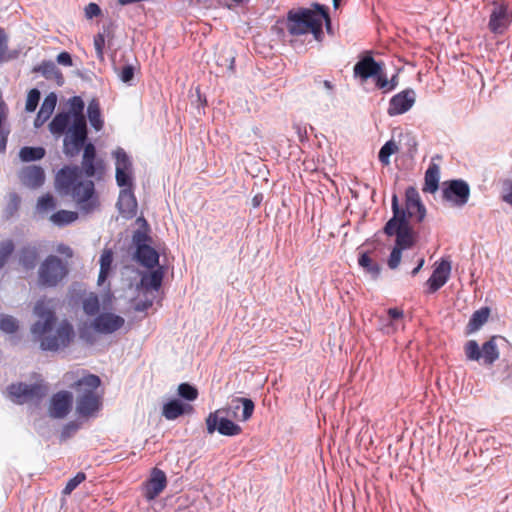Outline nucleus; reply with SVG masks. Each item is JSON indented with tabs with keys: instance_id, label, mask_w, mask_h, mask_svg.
<instances>
[{
	"instance_id": "54",
	"label": "nucleus",
	"mask_w": 512,
	"mask_h": 512,
	"mask_svg": "<svg viewBox=\"0 0 512 512\" xmlns=\"http://www.w3.org/2000/svg\"><path fill=\"white\" fill-rule=\"evenodd\" d=\"M42 67L44 68L43 69V74H46L50 71H54L55 70V65L53 63H43Z\"/></svg>"
},
{
	"instance_id": "43",
	"label": "nucleus",
	"mask_w": 512,
	"mask_h": 512,
	"mask_svg": "<svg viewBox=\"0 0 512 512\" xmlns=\"http://www.w3.org/2000/svg\"><path fill=\"white\" fill-rule=\"evenodd\" d=\"M0 329L6 333H14L18 329L17 320L11 316L0 317Z\"/></svg>"
},
{
	"instance_id": "41",
	"label": "nucleus",
	"mask_w": 512,
	"mask_h": 512,
	"mask_svg": "<svg viewBox=\"0 0 512 512\" xmlns=\"http://www.w3.org/2000/svg\"><path fill=\"white\" fill-rule=\"evenodd\" d=\"M86 479V475L83 472H77L75 477L68 480L66 487L63 488V495H71L73 490L77 488Z\"/></svg>"
},
{
	"instance_id": "19",
	"label": "nucleus",
	"mask_w": 512,
	"mask_h": 512,
	"mask_svg": "<svg viewBox=\"0 0 512 512\" xmlns=\"http://www.w3.org/2000/svg\"><path fill=\"white\" fill-rule=\"evenodd\" d=\"M470 198V187L463 180H450L449 182V201L457 207L466 205Z\"/></svg>"
},
{
	"instance_id": "26",
	"label": "nucleus",
	"mask_w": 512,
	"mask_h": 512,
	"mask_svg": "<svg viewBox=\"0 0 512 512\" xmlns=\"http://www.w3.org/2000/svg\"><path fill=\"white\" fill-rule=\"evenodd\" d=\"M39 252L38 248L33 245H26L21 248L20 255H18V260H20V264L26 270H33L38 263Z\"/></svg>"
},
{
	"instance_id": "58",
	"label": "nucleus",
	"mask_w": 512,
	"mask_h": 512,
	"mask_svg": "<svg viewBox=\"0 0 512 512\" xmlns=\"http://www.w3.org/2000/svg\"><path fill=\"white\" fill-rule=\"evenodd\" d=\"M323 86L326 87V89H328V90H332L333 89V85H332V82L330 80H324L323 81Z\"/></svg>"
},
{
	"instance_id": "55",
	"label": "nucleus",
	"mask_w": 512,
	"mask_h": 512,
	"mask_svg": "<svg viewBox=\"0 0 512 512\" xmlns=\"http://www.w3.org/2000/svg\"><path fill=\"white\" fill-rule=\"evenodd\" d=\"M396 80H397V76L396 75L392 76L391 80H389L390 84H389V86H387L386 91H392V90L395 89V87L397 85V81Z\"/></svg>"
},
{
	"instance_id": "64",
	"label": "nucleus",
	"mask_w": 512,
	"mask_h": 512,
	"mask_svg": "<svg viewBox=\"0 0 512 512\" xmlns=\"http://www.w3.org/2000/svg\"><path fill=\"white\" fill-rule=\"evenodd\" d=\"M1 122H2V121L0 120V123H1Z\"/></svg>"
},
{
	"instance_id": "38",
	"label": "nucleus",
	"mask_w": 512,
	"mask_h": 512,
	"mask_svg": "<svg viewBox=\"0 0 512 512\" xmlns=\"http://www.w3.org/2000/svg\"><path fill=\"white\" fill-rule=\"evenodd\" d=\"M83 310L88 316H95L99 311V300L98 296L94 293H90L83 300Z\"/></svg>"
},
{
	"instance_id": "7",
	"label": "nucleus",
	"mask_w": 512,
	"mask_h": 512,
	"mask_svg": "<svg viewBox=\"0 0 512 512\" xmlns=\"http://www.w3.org/2000/svg\"><path fill=\"white\" fill-rule=\"evenodd\" d=\"M68 275V264L56 255H50L39 264L38 284L44 288H54Z\"/></svg>"
},
{
	"instance_id": "63",
	"label": "nucleus",
	"mask_w": 512,
	"mask_h": 512,
	"mask_svg": "<svg viewBox=\"0 0 512 512\" xmlns=\"http://www.w3.org/2000/svg\"><path fill=\"white\" fill-rule=\"evenodd\" d=\"M226 7H227L228 9H232V7H233V6H232V4H228V3H227V4H226Z\"/></svg>"
},
{
	"instance_id": "35",
	"label": "nucleus",
	"mask_w": 512,
	"mask_h": 512,
	"mask_svg": "<svg viewBox=\"0 0 512 512\" xmlns=\"http://www.w3.org/2000/svg\"><path fill=\"white\" fill-rule=\"evenodd\" d=\"M397 151H399V148L397 147L396 143L392 140L387 141L385 144H383L381 150H379V162H381L383 166H388L390 164L391 155Z\"/></svg>"
},
{
	"instance_id": "37",
	"label": "nucleus",
	"mask_w": 512,
	"mask_h": 512,
	"mask_svg": "<svg viewBox=\"0 0 512 512\" xmlns=\"http://www.w3.org/2000/svg\"><path fill=\"white\" fill-rule=\"evenodd\" d=\"M88 119L90 125L93 126L95 130H101L102 128V120H101V111H99L98 103L93 101L88 105Z\"/></svg>"
},
{
	"instance_id": "60",
	"label": "nucleus",
	"mask_w": 512,
	"mask_h": 512,
	"mask_svg": "<svg viewBox=\"0 0 512 512\" xmlns=\"http://www.w3.org/2000/svg\"><path fill=\"white\" fill-rule=\"evenodd\" d=\"M0 151L1 152L5 151V140L0 142Z\"/></svg>"
},
{
	"instance_id": "36",
	"label": "nucleus",
	"mask_w": 512,
	"mask_h": 512,
	"mask_svg": "<svg viewBox=\"0 0 512 512\" xmlns=\"http://www.w3.org/2000/svg\"><path fill=\"white\" fill-rule=\"evenodd\" d=\"M489 317V309L484 307L480 310L475 311L473 316L470 318L469 327L471 331L478 330L484 323L487 322Z\"/></svg>"
},
{
	"instance_id": "8",
	"label": "nucleus",
	"mask_w": 512,
	"mask_h": 512,
	"mask_svg": "<svg viewBox=\"0 0 512 512\" xmlns=\"http://www.w3.org/2000/svg\"><path fill=\"white\" fill-rule=\"evenodd\" d=\"M48 392V387L44 382H35L26 384L24 382L13 383L8 386L10 399L17 404H24L30 401H40Z\"/></svg>"
},
{
	"instance_id": "39",
	"label": "nucleus",
	"mask_w": 512,
	"mask_h": 512,
	"mask_svg": "<svg viewBox=\"0 0 512 512\" xmlns=\"http://www.w3.org/2000/svg\"><path fill=\"white\" fill-rule=\"evenodd\" d=\"M14 252V243L11 239L0 242V269H2Z\"/></svg>"
},
{
	"instance_id": "12",
	"label": "nucleus",
	"mask_w": 512,
	"mask_h": 512,
	"mask_svg": "<svg viewBox=\"0 0 512 512\" xmlns=\"http://www.w3.org/2000/svg\"><path fill=\"white\" fill-rule=\"evenodd\" d=\"M115 181L122 189H132L131 162L126 152L119 148L114 152Z\"/></svg>"
},
{
	"instance_id": "24",
	"label": "nucleus",
	"mask_w": 512,
	"mask_h": 512,
	"mask_svg": "<svg viewBox=\"0 0 512 512\" xmlns=\"http://www.w3.org/2000/svg\"><path fill=\"white\" fill-rule=\"evenodd\" d=\"M447 281V261L442 258L440 266L433 271L431 277L427 280V294H433L438 291Z\"/></svg>"
},
{
	"instance_id": "33",
	"label": "nucleus",
	"mask_w": 512,
	"mask_h": 512,
	"mask_svg": "<svg viewBox=\"0 0 512 512\" xmlns=\"http://www.w3.org/2000/svg\"><path fill=\"white\" fill-rule=\"evenodd\" d=\"M240 405L243 406V412H242V422H247L253 415L254 411V403L250 398H236L232 400V408L235 410L240 409Z\"/></svg>"
},
{
	"instance_id": "40",
	"label": "nucleus",
	"mask_w": 512,
	"mask_h": 512,
	"mask_svg": "<svg viewBox=\"0 0 512 512\" xmlns=\"http://www.w3.org/2000/svg\"><path fill=\"white\" fill-rule=\"evenodd\" d=\"M178 396L188 401H194L198 397V390L187 382H182L177 388Z\"/></svg>"
},
{
	"instance_id": "59",
	"label": "nucleus",
	"mask_w": 512,
	"mask_h": 512,
	"mask_svg": "<svg viewBox=\"0 0 512 512\" xmlns=\"http://www.w3.org/2000/svg\"><path fill=\"white\" fill-rule=\"evenodd\" d=\"M442 197H444V199H447V183L446 182L442 183Z\"/></svg>"
},
{
	"instance_id": "2",
	"label": "nucleus",
	"mask_w": 512,
	"mask_h": 512,
	"mask_svg": "<svg viewBox=\"0 0 512 512\" xmlns=\"http://www.w3.org/2000/svg\"><path fill=\"white\" fill-rule=\"evenodd\" d=\"M34 314L38 320L31 326V334L35 340L39 341L42 350L57 351L71 344L74 339V330L67 320L59 323L55 332H52L56 316L51 306V300H38L34 306Z\"/></svg>"
},
{
	"instance_id": "11",
	"label": "nucleus",
	"mask_w": 512,
	"mask_h": 512,
	"mask_svg": "<svg viewBox=\"0 0 512 512\" xmlns=\"http://www.w3.org/2000/svg\"><path fill=\"white\" fill-rule=\"evenodd\" d=\"M223 412L224 409H219L207 415V432H209V434H213L215 431H218L219 434L230 437L240 435L241 427L239 426V424L234 423L232 420L226 417H222L220 413Z\"/></svg>"
},
{
	"instance_id": "22",
	"label": "nucleus",
	"mask_w": 512,
	"mask_h": 512,
	"mask_svg": "<svg viewBox=\"0 0 512 512\" xmlns=\"http://www.w3.org/2000/svg\"><path fill=\"white\" fill-rule=\"evenodd\" d=\"M135 259L145 268L153 269V267L159 264V253L149 245L139 244L136 247Z\"/></svg>"
},
{
	"instance_id": "4",
	"label": "nucleus",
	"mask_w": 512,
	"mask_h": 512,
	"mask_svg": "<svg viewBox=\"0 0 512 512\" xmlns=\"http://www.w3.org/2000/svg\"><path fill=\"white\" fill-rule=\"evenodd\" d=\"M392 218L387 221L383 232L391 237L393 232L400 231L404 228L407 232H412V228L408 220L415 219L421 222L425 217V207L421 203L419 191L414 187H408L406 190V207L400 209L397 204L396 195L392 196L391 200Z\"/></svg>"
},
{
	"instance_id": "57",
	"label": "nucleus",
	"mask_w": 512,
	"mask_h": 512,
	"mask_svg": "<svg viewBox=\"0 0 512 512\" xmlns=\"http://www.w3.org/2000/svg\"><path fill=\"white\" fill-rule=\"evenodd\" d=\"M422 265H424V258H419L418 266H416V268H414V270H412L411 272L412 276H415L416 274L419 273Z\"/></svg>"
},
{
	"instance_id": "61",
	"label": "nucleus",
	"mask_w": 512,
	"mask_h": 512,
	"mask_svg": "<svg viewBox=\"0 0 512 512\" xmlns=\"http://www.w3.org/2000/svg\"><path fill=\"white\" fill-rule=\"evenodd\" d=\"M64 378L69 380L72 378V373H66V375H64Z\"/></svg>"
},
{
	"instance_id": "14",
	"label": "nucleus",
	"mask_w": 512,
	"mask_h": 512,
	"mask_svg": "<svg viewBox=\"0 0 512 512\" xmlns=\"http://www.w3.org/2000/svg\"><path fill=\"white\" fill-rule=\"evenodd\" d=\"M415 100L416 94L413 89L403 90L392 96L387 114L390 116L405 114L415 104Z\"/></svg>"
},
{
	"instance_id": "50",
	"label": "nucleus",
	"mask_w": 512,
	"mask_h": 512,
	"mask_svg": "<svg viewBox=\"0 0 512 512\" xmlns=\"http://www.w3.org/2000/svg\"><path fill=\"white\" fill-rule=\"evenodd\" d=\"M373 77H376V85L379 89L387 90V86L390 84V82H388V79L384 74H382V72Z\"/></svg>"
},
{
	"instance_id": "45",
	"label": "nucleus",
	"mask_w": 512,
	"mask_h": 512,
	"mask_svg": "<svg viewBox=\"0 0 512 512\" xmlns=\"http://www.w3.org/2000/svg\"><path fill=\"white\" fill-rule=\"evenodd\" d=\"M94 49H96L97 58H103V49H105V35L102 33L96 34L93 39Z\"/></svg>"
},
{
	"instance_id": "6",
	"label": "nucleus",
	"mask_w": 512,
	"mask_h": 512,
	"mask_svg": "<svg viewBox=\"0 0 512 512\" xmlns=\"http://www.w3.org/2000/svg\"><path fill=\"white\" fill-rule=\"evenodd\" d=\"M100 385L101 380L94 374H87L73 383L72 387L80 393L76 401V411L79 415L89 417L101 409V396L96 392Z\"/></svg>"
},
{
	"instance_id": "20",
	"label": "nucleus",
	"mask_w": 512,
	"mask_h": 512,
	"mask_svg": "<svg viewBox=\"0 0 512 512\" xmlns=\"http://www.w3.org/2000/svg\"><path fill=\"white\" fill-rule=\"evenodd\" d=\"M382 72L380 63L374 60L371 56H366L356 63L353 67L354 76L360 77L362 80H367Z\"/></svg>"
},
{
	"instance_id": "21",
	"label": "nucleus",
	"mask_w": 512,
	"mask_h": 512,
	"mask_svg": "<svg viewBox=\"0 0 512 512\" xmlns=\"http://www.w3.org/2000/svg\"><path fill=\"white\" fill-rule=\"evenodd\" d=\"M118 211L126 218H133L136 215V199L131 188H122L119 191L118 197Z\"/></svg>"
},
{
	"instance_id": "29",
	"label": "nucleus",
	"mask_w": 512,
	"mask_h": 512,
	"mask_svg": "<svg viewBox=\"0 0 512 512\" xmlns=\"http://www.w3.org/2000/svg\"><path fill=\"white\" fill-rule=\"evenodd\" d=\"M162 278H164V270L159 267V269L153 270L151 273L144 274L142 280H140V284H142L143 288L146 290L157 291L161 287Z\"/></svg>"
},
{
	"instance_id": "30",
	"label": "nucleus",
	"mask_w": 512,
	"mask_h": 512,
	"mask_svg": "<svg viewBox=\"0 0 512 512\" xmlns=\"http://www.w3.org/2000/svg\"><path fill=\"white\" fill-rule=\"evenodd\" d=\"M113 264V251L105 248L100 257V274H98V284H102L110 273Z\"/></svg>"
},
{
	"instance_id": "13",
	"label": "nucleus",
	"mask_w": 512,
	"mask_h": 512,
	"mask_svg": "<svg viewBox=\"0 0 512 512\" xmlns=\"http://www.w3.org/2000/svg\"><path fill=\"white\" fill-rule=\"evenodd\" d=\"M73 403L72 393L69 391H60L52 395L48 415L52 419H64L71 412Z\"/></svg>"
},
{
	"instance_id": "48",
	"label": "nucleus",
	"mask_w": 512,
	"mask_h": 512,
	"mask_svg": "<svg viewBox=\"0 0 512 512\" xmlns=\"http://www.w3.org/2000/svg\"><path fill=\"white\" fill-rule=\"evenodd\" d=\"M119 78H121L123 83H128L133 78V67L131 65L123 66L121 73H119Z\"/></svg>"
},
{
	"instance_id": "3",
	"label": "nucleus",
	"mask_w": 512,
	"mask_h": 512,
	"mask_svg": "<svg viewBox=\"0 0 512 512\" xmlns=\"http://www.w3.org/2000/svg\"><path fill=\"white\" fill-rule=\"evenodd\" d=\"M316 9H291L286 16V30L291 36L312 34L316 40L323 35V23L327 29L331 25V18L328 16L324 6L316 5Z\"/></svg>"
},
{
	"instance_id": "52",
	"label": "nucleus",
	"mask_w": 512,
	"mask_h": 512,
	"mask_svg": "<svg viewBox=\"0 0 512 512\" xmlns=\"http://www.w3.org/2000/svg\"><path fill=\"white\" fill-rule=\"evenodd\" d=\"M387 316H389L390 321L398 320L403 317V311L398 308H390L387 310Z\"/></svg>"
},
{
	"instance_id": "34",
	"label": "nucleus",
	"mask_w": 512,
	"mask_h": 512,
	"mask_svg": "<svg viewBox=\"0 0 512 512\" xmlns=\"http://www.w3.org/2000/svg\"><path fill=\"white\" fill-rule=\"evenodd\" d=\"M358 265L365 269L367 273L372 275L373 278H378L380 273L379 264L373 261L367 253H362L358 258Z\"/></svg>"
},
{
	"instance_id": "28",
	"label": "nucleus",
	"mask_w": 512,
	"mask_h": 512,
	"mask_svg": "<svg viewBox=\"0 0 512 512\" xmlns=\"http://www.w3.org/2000/svg\"><path fill=\"white\" fill-rule=\"evenodd\" d=\"M56 95L50 93L44 98L41 109H39L37 118H35V126H41L45 121H47L56 106Z\"/></svg>"
},
{
	"instance_id": "5",
	"label": "nucleus",
	"mask_w": 512,
	"mask_h": 512,
	"mask_svg": "<svg viewBox=\"0 0 512 512\" xmlns=\"http://www.w3.org/2000/svg\"><path fill=\"white\" fill-rule=\"evenodd\" d=\"M84 102L78 96L71 98V111L68 112L72 116V125L68 130V137L64 138L63 147L64 154L73 157L80 153L81 147L88 137L86 130V121L84 117Z\"/></svg>"
},
{
	"instance_id": "44",
	"label": "nucleus",
	"mask_w": 512,
	"mask_h": 512,
	"mask_svg": "<svg viewBox=\"0 0 512 512\" xmlns=\"http://www.w3.org/2000/svg\"><path fill=\"white\" fill-rule=\"evenodd\" d=\"M39 99H40L39 90L33 89V90L29 91L28 98H26V105H25L26 112L35 111L36 107L38 106Z\"/></svg>"
},
{
	"instance_id": "47",
	"label": "nucleus",
	"mask_w": 512,
	"mask_h": 512,
	"mask_svg": "<svg viewBox=\"0 0 512 512\" xmlns=\"http://www.w3.org/2000/svg\"><path fill=\"white\" fill-rule=\"evenodd\" d=\"M85 17L87 19H93V17H98L101 15V8L97 5L96 2H89L84 9Z\"/></svg>"
},
{
	"instance_id": "17",
	"label": "nucleus",
	"mask_w": 512,
	"mask_h": 512,
	"mask_svg": "<svg viewBox=\"0 0 512 512\" xmlns=\"http://www.w3.org/2000/svg\"><path fill=\"white\" fill-rule=\"evenodd\" d=\"M124 325V319L112 312H104L96 316L92 322L93 329L101 334H112Z\"/></svg>"
},
{
	"instance_id": "49",
	"label": "nucleus",
	"mask_w": 512,
	"mask_h": 512,
	"mask_svg": "<svg viewBox=\"0 0 512 512\" xmlns=\"http://www.w3.org/2000/svg\"><path fill=\"white\" fill-rule=\"evenodd\" d=\"M56 61H58L59 64H61L63 66H66V67H71L72 66L71 54H69L66 51L60 53L58 55V57H56Z\"/></svg>"
},
{
	"instance_id": "46",
	"label": "nucleus",
	"mask_w": 512,
	"mask_h": 512,
	"mask_svg": "<svg viewBox=\"0 0 512 512\" xmlns=\"http://www.w3.org/2000/svg\"><path fill=\"white\" fill-rule=\"evenodd\" d=\"M78 428H80V425L77 424L76 421L68 422L66 425H64L62 434H60V438H62V440L71 438L72 435L76 433Z\"/></svg>"
},
{
	"instance_id": "51",
	"label": "nucleus",
	"mask_w": 512,
	"mask_h": 512,
	"mask_svg": "<svg viewBox=\"0 0 512 512\" xmlns=\"http://www.w3.org/2000/svg\"><path fill=\"white\" fill-rule=\"evenodd\" d=\"M6 49H7V38H6V34L5 32L3 31L2 28H0V59L3 58V56L5 55L6 53Z\"/></svg>"
},
{
	"instance_id": "56",
	"label": "nucleus",
	"mask_w": 512,
	"mask_h": 512,
	"mask_svg": "<svg viewBox=\"0 0 512 512\" xmlns=\"http://www.w3.org/2000/svg\"><path fill=\"white\" fill-rule=\"evenodd\" d=\"M503 200L512 206V184L509 186V191L504 195Z\"/></svg>"
},
{
	"instance_id": "32",
	"label": "nucleus",
	"mask_w": 512,
	"mask_h": 512,
	"mask_svg": "<svg viewBox=\"0 0 512 512\" xmlns=\"http://www.w3.org/2000/svg\"><path fill=\"white\" fill-rule=\"evenodd\" d=\"M20 159L22 162L29 163L37 160H42V158L45 155V150L43 147H31V146H24L21 148L20 153Z\"/></svg>"
},
{
	"instance_id": "9",
	"label": "nucleus",
	"mask_w": 512,
	"mask_h": 512,
	"mask_svg": "<svg viewBox=\"0 0 512 512\" xmlns=\"http://www.w3.org/2000/svg\"><path fill=\"white\" fill-rule=\"evenodd\" d=\"M496 337L490 338L479 348L478 343L475 340L467 341L465 345L466 357L470 361L483 360V364L492 365L499 358V350H497Z\"/></svg>"
},
{
	"instance_id": "1",
	"label": "nucleus",
	"mask_w": 512,
	"mask_h": 512,
	"mask_svg": "<svg viewBox=\"0 0 512 512\" xmlns=\"http://www.w3.org/2000/svg\"><path fill=\"white\" fill-rule=\"evenodd\" d=\"M81 149L84 150L81 166L60 168L55 184L60 193L71 197L82 212L89 214L99 207V199L93 181L82 179L81 174L100 180L105 174V163L97 157L93 143H84Z\"/></svg>"
},
{
	"instance_id": "62",
	"label": "nucleus",
	"mask_w": 512,
	"mask_h": 512,
	"mask_svg": "<svg viewBox=\"0 0 512 512\" xmlns=\"http://www.w3.org/2000/svg\"><path fill=\"white\" fill-rule=\"evenodd\" d=\"M340 4L341 2H333V6H335L336 9L340 7Z\"/></svg>"
},
{
	"instance_id": "27",
	"label": "nucleus",
	"mask_w": 512,
	"mask_h": 512,
	"mask_svg": "<svg viewBox=\"0 0 512 512\" xmlns=\"http://www.w3.org/2000/svg\"><path fill=\"white\" fill-rule=\"evenodd\" d=\"M72 124V116L69 113H59L52 118L50 124H48V129H50L51 134L53 135H62L64 133H68L69 125ZM68 136H66L67 138Z\"/></svg>"
},
{
	"instance_id": "31",
	"label": "nucleus",
	"mask_w": 512,
	"mask_h": 512,
	"mask_svg": "<svg viewBox=\"0 0 512 512\" xmlns=\"http://www.w3.org/2000/svg\"><path fill=\"white\" fill-rule=\"evenodd\" d=\"M78 214L71 210H58L50 216V221L59 227L74 223Z\"/></svg>"
},
{
	"instance_id": "10",
	"label": "nucleus",
	"mask_w": 512,
	"mask_h": 512,
	"mask_svg": "<svg viewBox=\"0 0 512 512\" xmlns=\"http://www.w3.org/2000/svg\"><path fill=\"white\" fill-rule=\"evenodd\" d=\"M511 23L512 8L508 2H492L490 21H488V29L491 33L501 35L507 31Z\"/></svg>"
},
{
	"instance_id": "18",
	"label": "nucleus",
	"mask_w": 512,
	"mask_h": 512,
	"mask_svg": "<svg viewBox=\"0 0 512 512\" xmlns=\"http://www.w3.org/2000/svg\"><path fill=\"white\" fill-rule=\"evenodd\" d=\"M18 179H20L23 186L29 189H36L43 185L45 175L41 166H25L18 172Z\"/></svg>"
},
{
	"instance_id": "42",
	"label": "nucleus",
	"mask_w": 512,
	"mask_h": 512,
	"mask_svg": "<svg viewBox=\"0 0 512 512\" xmlns=\"http://www.w3.org/2000/svg\"><path fill=\"white\" fill-rule=\"evenodd\" d=\"M56 207L55 199L51 194H44L38 199L37 208L42 212H48Z\"/></svg>"
},
{
	"instance_id": "15",
	"label": "nucleus",
	"mask_w": 512,
	"mask_h": 512,
	"mask_svg": "<svg viewBox=\"0 0 512 512\" xmlns=\"http://www.w3.org/2000/svg\"><path fill=\"white\" fill-rule=\"evenodd\" d=\"M166 475L165 472L159 468H154L151 471L150 478L143 484V496L147 501H152L157 498L166 488Z\"/></svg>"
},
{
	"instance_id": "16",
	"label": "nucleus",
	"mask_w": 512,
	"mask_h": 512,
	"mask_svg": "<svg viewBox=\"0 0 512 512\" xmlns=\"http://www.w3.org/2000/svg\"><path fill=\"white\" fill-rule=\"evenodd\" d=\"M392 236H396L395 247L392 248L387 265L391 269H396L400 264L401 250L408 249L413 245V234L402 228L400 231L392 232Z\"/></svg>"
},
{
	"instance_id": "23",
	"label": "nucleus",
	"mask_w": 512,
	"mask_h": 512,
	"mask_svg": "<svg viewBox=\"0 0 512 512\" xmlns=\"http://www.w3.org/2000/svg\"><path fill=\"white\" fill-rule=\"evenodd\" d=\"M441 159V156L433 157L431 164H429L427 171H425L424 185L423 188H421L424 193L434 194L437 192L439 183V165L436 163V160Z\"/></svg>"
},
{
	"instance_id": "53",
	"label": "nucleus",
	"mask_w": 512,
	"mask_h": 512,
	"mask_svg": "<svg viewBox=\"0 0 512 512\" xmlns=\"http://www.w3.org/2000/svg\"><path fill=\"white\" fill-rule=\"evenodd\" d=\"M56 251H58L59 254L65 256L67 258H72V256H73L72 248H70L68 245H65V244L58 245V248H56Z\"/></svg>"
},
{
	"instance_id": "25",
	"label": "nucleus",
	"mask_w": 512,
	"mask_h": 512,
	"mask_svg": "<svg viewBox=\"0 0 512 512\" xmlns=\"http://www.w3.org/2000/svg\"><path fill=\"white\" fill-rule=\"evenodd\" d=\"M193 412L191 405H186L177 399H173L163 406V416L167 420H174L182 415Z\"/></svg>"
}]
</instances>
